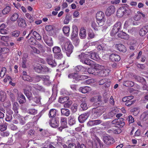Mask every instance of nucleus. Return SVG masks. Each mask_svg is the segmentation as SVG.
Here are the masks:
<instances>
[{"label": "nucleus", "mask_w": 148, "mask_h": 148, "mask_svg": "<svg viewBox=\"0 0 148 148\" xmlns=\"http://www.w3.org/2000/svg\"><path fill=\"white\" fill-rule=\"evenodd\" d=\"M63 39L64 41H60V44L62 51L66 53L67 56L69 57L73 52V47L68 39L64 38Z\"/></svg>", "instance_id": "nucleus-1"}, {"label": "nucleus", "mask_w": 148, "mask_h": 148, "mask_svg": "<svg viewBox=\"0 0 148 148\" xmlns=\"http://www.w3.org/2000/svg\"><path fill=\"white\" fill-rule=\"evenodd\" d=\"M94 69L96 71H98V75L102 77L108 75L110 71L109 69L108 68L104 69V67L98 64H95Z\"/></svg>", "instance_id": "nucleus-2"}, {"label": "nucleus", "mask_w": 148, "mask_h": 148, "mask_svg": "<svg viewBox=\"0 0 148 148\" xmlns=\"http://www.w3.org/2000/svg\"><path fill=\"white\" fill-rule=\"evenodd\" d=\"M89 56L88 54L83 53H81V54L79 55L78 56V57L80 59V61L82 63L92 66V65L93 64V62L89 59H86Z\"/></svg>", "instance_id": "nucleus-3"}, {"label": "nucleus", "mask_w": 148, "mask_h": 148, "mask_svg": "<svg viewBox=\"0 0 148 148\" xmlns=\"http://www.w3.org/2000/svg\"><path fill=\"white\" fill-rule=\"evenodd\" d=\"M33 90L34 89L28 86H27L23 90L24 94L29 100H32L33 98V97L30 91L32 92L34 95H36V92H34L33 91Z\"/></svg>", "instance_id": "nucleus-4"}, {"label": "nucleus", "mask_w": 148, "mask_h": 148, "mask_svg": "<svg viewBox=\"0 0 148 148\" xmlns=\"http://www.w3.org/2000/svg\"><path fill=\"white\" fill-rule=\"evenodd\" d=\"M33 90L34 89L28 86H27L23 90L24 94L29 100H32L33 98V97L30 91L32 92L34 95H36V92H34L33 91Z\"/></svg>", "instance_id": "nucleus-5"}, {"label": "nucleus", "mask_w": 148, "mask_h": 148, "mask_svg": "<svg viewBox=\"0 0 148 148\" xmlns=\"http://www.w3.org/2000/svg\"><path fill=\"white\" fill-rule=\"evenodd\" d=\"M121 29V23L120 22H118L115 24L112 27L110 32V35L112 36L116 34Z\"/></svg>", "instance_id": "nucleus-6"}, {"label": "nucleus", "mask_w": 148, "mask_h": 148, "mask_svg": "<svg viewBox=\"0 0 148 148\" xmlns=\"http://www.w3.org/2000/svg\"><path fill=\"white\" fill-rule=\"evenodd\" d=\"M112 123L115 127L121 128L123 127L125 124L123 118L115 119L112 121Z\"/></svg>", "instance_id": "nucleus-7"}, {"label": "nucleus", "mask_w": 148, "mask_h": 148, "mask_svg": "<svg viewBox=\"0 0 148 148\" xmlns=\"http://www.w3.org/2000/svg\"><path fill=\"white\" fill-rule=\"evenodd\" d=\"M104 13L100 11L98 12L96 14V18L97 21V23L99 26H101L103 25L104 21L103 18L104 17Z\"/></svg>", "instance_id": "nucleus-8"}, {"label": "nucleus", "mask_w": 148, "mask_h": 148, "mask_svg": "<svg viewBox=\"0 0 148 148\" xmlns=\"http://www.w3.org/2000/svg\"><path fill=\"white\" fill-rule=\"evenodd\" d=\"M100 108L98 107L92 109L91 115V117L92 119H96L101 115L102 112Z\"/></svg>", "instance_id": "nucleus-9"}, {"label": "nucleus", "mask_w": 148, "mask_h": 148, "mask_svg": "<svg viewBox=\"0 0 148 148\" xmlns=\"http://www.w3.org/2000/svg\"><path fill=\"white\" fill-rule=\"evenodd\" d=\"M101 97L99 96H96L91 98L90 101L92 102H94L93 105L95 107H98L101 105Z\"/></svg>", "instance_id": "nucleus-10"}, {"label": "nucleus", "mask_w": 148, "mask_h": 148, "mask_svg": "<svg viewBox=\"0 0 148 148\" xmlns=\"http://www.w3.org/2000/svg\"><path fill=\"white\" fill-rule=\"evenodd\" d=\"M127 11L124 7H120L118 10L117 12V16L119 18L122 17L124 15L126 14Z\"/></svg>", "instance_id": "nucleus-11"}, {"label": "nucleus", "mask_w": 148, "mask_h": 148, "mask_svg": "<svg viewBox=\"0 0 148 148\" xmlns=\"http://www.w3.org/2000/svg\"><path fill=\"white\" fill-rule=\"evenodd\" d=\"M61 127L59 128V130L61 131H62V129L66 128L67 127V119L66 117H62L60 118Z\"/></svg>", "instance_id": "nucleus-12"}, {"label": "nucleus", "mask_w": 148, "mask_h": 148, "mask_svg": "<svg viewBox=\"0 0 148 148\" xmlns=\"http://www.w3.org/2000/svg\"><path fill=\"white\" fill-rule=\"evenodd\" d=\"M47 62L48 64L51 67H54L56 65V63L55 61L53 60V58L51 54L48 55L47 58Z\"/></svg>", "instance_id": "nucleus-13"}, {"label": "nucleus", "mask_w": 148, "mask_h": 148, "mask_svg": "<svg viewBox=\"0 0 148 148\" xmlns=\"http://www.w3.org/2000/svg\"><path fill=\"white\" fill-rule=\"evenodd\" d=\"M115 11L114 6L113 5H110L107 8L105 13L107 16H110L114 13Z\"/></svg>", "instance_id": "nucleus-14"}, {"label": "nucleus", "mask_w": 148, "mask_h": 148, "mask_svg": "<svg viewBox=\"0 0 148 148\" xmlns=\"http://www.w3.org/2000/svg\"><path fill=\"white\" fill-rule=\"evenodd\" d=\"M102 122V121L100 119L91 120L88 122L87 123V125L88 126H92L99 125Z\"/></svg>", "instance_id": "nucleus-15"}, {"label": "nucleus", "mask_w": 148, "mask_h": 148, "mask_svg": "<svg viewBox=\"0 0 148 148\" xmlns=\"http://www.w3.org/2000/svg\"><path fill=\"white\" fill-rule=\"evenodd\" d=\"M89 116L88 113H86L80 115L78 118L79 121L80 123H84L88 118Z\"/></svg>", "instance_id": "nucleus-16"}, {"label": "nucleus", "mask_w": 148, "mask_h": 148, "mask_svg": "<svg viewBox=\"0 0 148 148\" xmlns=\"http://www.w3.org/2000/svg\"><path fill=\"white\" fill-rule=\"evenodd\" d=\"M86 53H88L89 56H90L91 59L95 60H98L100 59V57L97 54V53L93 51H90V52H86Z\"/></svg>", "instance_id": "nucleus-17"}, {"label": "nucleus", "mask_w": 148, "mask_h": 148, "mask_svg": "<svg viewBox=\"0 0 148 148\" xmlns=\"http://www.w3.org/2000/svg\"><path fill=\"white\" fill-rule=\"evenodd\" d=\"M109 58L113 62L119 61L121 59L120 56L115 53L110 54L109 56Z\"/></svg>", "instance_id": "nucleus-18"}, {"label": "nucleus", "mask_w": 148, "mask_h": 148, "mask_svg": "<svg viewBox=\"0 0 148 148\" xmlns=\"http://www.w3.org/2000/svg\"><path fill=\"white\" fill-rule=\"evenodd\" d=\"M18 25L19 27H25L27 26L25 20L21 18H19L17 21Z\"/></svg>", "instance_id": "nucleus-19"}, {"label": "nucleus", "mask_w": 148, "mask_h": 148, "mask_svg": "<svg viewBox=\"0 0 148 148\" xmlns=\"http://www.w3.org/2000/svg\"><path fill=\"white\" fill-rule=\"evenodd\" d=\"M43 39L45 42L48 46H52L53 45V42L51 38H49L47 36L45 35L44 36Z\"/></svg>", "instance_id": "nucleus-20"}, {"label": "nucleus", "mask_w": 148, "mask_h": 148, "mask_svg": "<svg viewBox=\"0 0 148 148\" xmlns=\"http://www.w3.org/2000/svg\"><path fill=\"white\" fill-rule=\"evenodd\" d=\"M79 36L81 39H84L86 36V28L84 27H82L80 29V32L79 33Z\"/></svg>", "instance_id": "nucleus-21"}, {"label": "nucleus", "mask_w": 148, "mask_h": 148, "mask_svg": "<svg viewBox=\"0 0 148 148\" xmlns=\"http://www.w3.org/2000/svg\"><path fill=\"white\" fill-rule=\"evenodd\" d=\"M32 31H31L30 32H29V34L28 36L27 37V38H28L29 36H32L31 35L32 33ZM32 36L33 37H34V38L36 39V40H40L41 39V36L40 35L38 34L37 32L35 31H34L32 34Z\"/></svg>", "instance_id": "nucleus-22"}, {"label": "nucleus", "mask_w": 148, "mask_h": 148, "mask_svg": "<svg viewBox=\"0 0 148 148\" xmlns=\"http://www.w3.org/2000/svg\"><path fill=\"white\" fill-rule=\"evenodd\" d=\"M91 90V88L88 86L81 87L79 88V91L83 93H88Z\"/></svg>", "instance_id": "nucleus-23"}, {"label": "nucleus", "mask_w": 148, "mask_h": 148, "mask_svg": "<svg viewBox=\"0 0 148 148\" xmlns=\"http://www.w3.org/2000/svg\"><path fill=\"white\" fill-rule=\"evenodd\" d=\"M92 145L94 148H101L103 145L101 143V140L97 139L92 143Z\"/></svg>", "instance_id": "nucleus-24"}, {"label": "nucleus", "mask_w": 148, "mask_h": 148, "mask_svg": "<svg viewBox=\"0 0 148 148\" xmlns=\"http://www.w3.org/2000/svg\"><path fill=\"white\" fill-rule=\"evenodd\" d=\"M44 82V84L47 85H49L51 84L49 79V77L48 76H42L40 77Z\"/></svg>", "instance_id": "nucleus-25"}, {"label": "nucleus", "mask_w": 148, "mask_h": 148, "mask_svg": "<svg viewBox=\"0 0 148 148\" xmlns=\"http://www.w3.org/2000/svg\"><path fill=\"white\" fill-rule=\"evenodd\" d=\"M117 35L119 37L125 40H127L129 38V35L123 32H119Z\"/></svg>", "instance_id": "nucleus-26"}, {"label": "nucleus", "mask_w": 148, "mask_h": 148, "mask_svg": "<svg viewBox=\"0 0 148 148\" xmlns=\"http://www.w3.org/2000/svg\"><path fill=\"white\" fill-rule=\"evenodd\" d=\"M148 32V25L143 27L139 31V34L141 36H145Z\"/></svg>", "instance_id": "nucleus-27"}, {"label": "nucleus", "mask_w": 148, "mask_h": 148, "mask_svg": "<svg viewBox=\"0 0 148 148\" xmlns=\"http://www.w3.org/2000/svg\"><path fill=\"white\" fill-rule=\"evenodd\" d=\"M106 83L105 85L107 87L109 86L111 84V82L107 79H104L100 80L99 82V84L100 85H102Z\"/></svg>", "instance_id": "nucleus-28"}, {"label": "nucleus", "mask_w": 148, "mask_h": 148, "mask_svg": "<svg viewBox=\"0 0 148 148\" xmlns=\"http://www.w3.org/2000/svg\"><path fill=\"white\" fill-rule=\"evenodd\" d=\"M116 47L117 49L120 51L125 52L126 51V49L125 47L121 44L116 45Z\"/></svg>", "instance_id": "nucleus-29"}, {"label": "nucleus", "mask_w": 148, "mask_h": 148, "mask_svg": "<svg viewBox=\"0 0 148 148\" xmlns=\"http://www.w3.org/2000/svg\"><path fill=\"white\" fill-rule=\"evenodd\" d=\"M49 124L51 127H55L58 126L59 123L58 121L53 118L50 121Z\"/></svg>", "instance_id": "nucleus-30"}, {"label": "nucleus", "mask_w": 148, "mask_h": 148, "mask_svg": "<svg viewBox=\"0 0 148 148\" xmlns=\"http://www.w3.org/2000/svg\"><path fill=\"white\" fill-rule=\"evenodd\" d=\"M28 57L27 54H24L22 58V63H21L22 66L23 68H25L26 67V62L27 61V58Z\"/></svg>", "instance_id": "nucleus-31"}, {"label": "nucleus", "mask_w": 148, "mask_h": 148, "mask_svg": "<svg viewBox=\"0 0 148 148\" xmlns=\"http://www.w3.org/2000/svg\"><path fill=\"white\" fill-rule=\"evenodd\" d=\"M108 133L109 134H118L121 132V130L120 129H116L114 128H111L107 131Z\"/></svg>", "instance_id": "nucleus-32"}, {"label": "nucleus", "mask_w": 148, "mask_h": 148, "mask_svg": "<svg viewBox=\"0 0 148 148\" xmlns=\"http://www.w3.org/2000/svg\"><path fill=\"white\" fill-rule=\"evenodd\" d=\"M123 85L126 87H131L134 85V83L131 81H124L123 82Z\"/></svg>", "instance_id": "nucleus-33"}, {"label": "nucleus", "mask_w": 148, "mask_h": 148, "mask_svg": "<svg viewBox=\"0 0 148 148\" xmlns=\"http://www.w3.org/2000/svg\"><path fill=\"white\" fill-rule=\"evenodd\" d=\"M70 28L67 26H64L62 28V31L64 34L67 36L69 35Z\"/></svg>", "instance_id": "nucleus-34"}, {"label": "nucleus", "mask_w": 148, "mask_h": 148, "mask_svg": "<svg viewBox=\"0 0 148 148\" xmlns=\"http://www.w3.org/2000/svg\"><path fill=\"white\" fill-rule=\"evenodd\" d=\"M94 64V69H92V68H90L88 69L87 71L88 73L89 74H92L94 75H98V71H96V69H94L95 64Z\"/></svg>", "instance_id": "nucleus-35"}, {"label": "nucleus", "mask_w": 148, "mask_h": 148, "mask_svg": "<svg viewBox=\"0 0 148 148\" xmlns=\"http://www.w3.org/2000/svg\"><path fill=\"white\" fill-rule=\"evenodd\" d=\"M75 70L77 72L80 71L86 72L87 71V69L81 65H79L77 66L75 68Z\"/></svg>", "instance_id": "nucleus-36"}, {"label": "nucleus", "mask_w": 148, "mask_h": 148, "mask_svg": "<svg viewBox=\"0 0 148 148\" xmlns=\"http://www.w3.org/2000/svg\"><path fill=\"white\" fill-rule=\"evenodd\" d=\"M18 100L20 103H23L26 101V99L24 96L22 94H20L18 98Z\"/></svg>", "instance_id": "nucleus-37"}, {"label": "nucleus", "mask_w": 148, "mask_h": 148, "mask_svg": "<svg viewBox=\"0 0 148 148\" xmlns=\"http://www.w3.org/2000/svg\"><path fill=\"white\" fill-rule=\"evenodd\" d=\"M19 15L17 13H14L11 15L10 20L12 21H15L18 18Z\"/></svg>", "instance_id": "nucleus-38"}, {"label": "nucleus", "mask_w": 148, "mask_h": 148, "mask_svg": "<svg viewBox=\"0 0 148 148\" xmlns=\"http://www.w3.org/2000/svg\"><path fill=\"white\" fill-rule=\"evenodd\" d=\"M61 111L62 114L65 116H68L70 114V111L68 109L62 108Z\"/></svg>", "instance_id": "nucleus-39"}, {"label": "nucleus", "mask_w": 148, "mask_h": 148, "mask_svg": "<svg viewBox=\"0 0 148 148\" xmlns=\"http://www.w3.org/2000/svg\"><path fill=\"white\" fill-rule=\"evenodd\" d=\"M42 66L40 64H37L34 66V69L35 71L38 73H41L42 71Z\"/></svg>", "instance_id": "nucleus-40"}, {"label": "nucleus", "mask_w": 148, "mask_h": 148, "mask_svg": "<svg viewBox=\"0 0 148 148\" xmlns=\"http://www.w3.org/2000/svg\"><path fill=\"white\" fill-rule=\"evenodd\" d=\"M68 77L70 78H73L76 80L79 79L78 75L77 73L70 74L68 75Z\"/></svg>", "instance_id": "nucleus-41"}, {"label": "nucleus", "mask_w": 148, "mask_h": 148, "mask_svg": "<svg viewBox=\"0 0 148 148\" xmlns=\"http://www.w3.org/2000/svg\"><path fill=\"white\" fill-rule=\"evenodd\" d=\"M148 118V111H145L142 114L140 119L143 121H146Z\"/></svg>", "instance_id": "nucleus-42"}, {"label": "nucleus", "mask_w": 148, "mask_h": 148, "mask_svg": "<svg viewBox=\"0 0 148 148\" xmlns=\"http://www.w3.org/2000/svg\"><path fill=\"white\" fill-rule=\"evenodd\" d=\"M56 110L55 109H51L49 112V116L50 117H53L56 116Z\"/></svg>", "instance_id": "nucleus-43"}, {"label": "nucleus", "mask_w": 148, "mask_h": 148, "mask_svg": "<svg viewBox=\"0 0 148 148\" xmlns=\"http://www.w3.org/2000/svg\"><path fill=\"white\" fill-rule=\"evenodd\" d=\"M69 123L70 125H74L75 123V119L74 116L71 115L69 118Z\"/></svg>", "instance_id": "nucleus-44"}, {"label": "nucleus", "mask_w": 148, "mask_h": 148, "mask_svg": "<svg viewBox=\"0 0 148 148\" xmlns=\"http://www.w3.org/2000/svg\"><path fill=\"white\" fill-rule=\"evenodd\" d=\"M6 98V94L3 91H1L0 92V100L1 101L3 102L5 101Z\"/></svg>", "instance_id": "nucleus-45"}, {"label": "nucleus", "mask_w": 148, "mask_h": 148, "mask_svg": "<svg viewBox=\"0 0 148 148\" xmlns=\"http://www.w3.org/2000/svg\"><path fill=\"white\" fill-rule=\"evenodd\" d=\"M41 73H47L51 72L50 69L45 66H42Z\"/></svg>", "instance_id": "nucleus-46"}, {"label": "nucleus", "mask_w": 148, "mask_h": 148, "mask_svg": "<svg viewBox=\"0 0 148 148\" xmlns=\"http://www.w3.org/2000/svg\"><path fill=\"white\" fill-rule=\"evenodd\" d=\"M11 9V8L9 6H6L1 12L0 11V14L2 12L4 14H8L10 11Z\"/></svg>", "instance_id": "nucleus-47"}, {"label": "nucleus", "mask_w": 148, "mask_h": 148, "mask_svg": "<svg viewBox=\"0 0 148 148\" xmlns=\"http://www.w3.org/2000/svg\"><path fill=\"white\" fill-rule=\"evenodd\" d=\"M12 109L14 112H17L18 109V105L16 102H14L12 104Z\"/></svg>", "instance_id": "nucleus-48"}, {"label": "nucleus", "mask_w": 148, "mask_h": 148, "mask_svg": "<svg viewBox=\"0 0 148 148\" xmlns=\"http://www.w3.org/2000/svg\"><path fill=\"white\" fill-rule=\"evenodd\" d=\"M25 16L30 23H32L34 21V20L33 18L29 13H26Z\"/></svg>", "instance_id": "nucleus-49"}, {"label": "nucleus", "mask_w": 148, "mask_h": 148, "mask_svg": "<svg viewBox=\"0 0 148 148\" xmlns=\"http://www.w3.org/2000/svg\"><path fill=\"white\" fill-rule=\"evenodd\" d=\"M35 96L34 98H33V99L32 100H33V101L36 103H39L40 102V97L39 96L37 95L36 93V95H34Z\"/></svg>", "instance_id": "nucleus-50"}, {"label": "nucleus", "mask_w": 148, "mask_h": 148, "mask_svg": "<svg viewBox=\"0 0 148 148\" xmlns=\"http://www.w3.org/2000/svg\"><path fill=\"white\" fill-rule=\"evenodd\" d=\"M52 51L54 53H58L61 51V49L58 46H55L52 49Z\"/></svg>", "instance_id": "nucleus-51"}, {"label": "nucleus", "mask_w": 148, "mask_h": 148, "mask_svg": "<svg viewBox=\"0 0 148 148\" xmlns=\"http://www.w3.org/2000/svg\"><path fill=\"white\" fill-rule=\"evenodd\" d=\"M27 112L30 114L34 115L37 113V111L34 109L31 108L27 110Z\"/></svg>", "instance_id": "nucleus-52"}, {"label": "nucleus", "mask_w": 148, "mask_h": 148, "mask_svg": "<svg viewBox=\"0 0 148 148\" xmlns=\"http://www.w3.org/2000/svg\"><path fill=\"white\" fill-rule=\"evenodd\" d=\"M28 42L30 44L34 45L36 44V40L33 36H31L28 40Z\"/></svg>", "instance_id": "nucleus-53"}, {"label": "nucleus", "mask_w": 148, "mask_h": 148, "mask_svg": "<svg viewBox=\"0 0 148 148\" xmlns=\"http://www.w3.org/2000/svg\"><path fill=\"white\" fill-rule=\"evenodd\" d=\"M133 96H126L124 97L122 99V101L124 102H127L133 98Z\"/></svg>", "instance_id": "nucleus-54"}, {"label": "nucleus", "mask_w": 148, "mask_h": 148, "mask_svg": "<svg viewBox=\"0 0 148 148\" xmlns=\"http://www.w3.org/2000/svg\"><path fill=\"white\" fill-rule=\"evenodd\" d=\"M69 99V97H61L59 99V102L61 103H64L65 102L67 101Z\"/></svg>", "instance_id": "nucleus-55"}, {"label": "nucleus", "mask_w": 148, "mask_h": 148, "mask_svg": "<svg viewBox=\"0 0 148 148\" xmlns=\"http://www.w3.org/2000/svg\"><path fill=\"white\" fill-rule=\"evenodd\" d=\"M33 87L36 90L39 91H43L44 90V89L42 87L38 84L34 85Z\"/></svg>", "instance_id": "nucleus-56"}, {"label": "nucleus", "mask_w": 148, "mask_h": 148, "mask_svg": "<svg viewBox=\"0 0 148 148\" xmlns=\"http://www.w3.org/2000/svg\"><path fill=\"white\" fill-rule=\"evenodd\" d=\"M135 78L139 82H143L144 84L145 83V80L143 77H141L139 76H136L135 77Z\"/></svg>", "instance_id": "nucleus-57"}, {"label": "nucleus", "mask_w": 148, "mask_h": 148, "mask_svg": "<svg viewBox=\"0 0 148 148\" xmlns=\"http://www.w3.org/2000/svg\"><path fill=\"white\" fill-rule=\"evenodd\" d=\"M6 71V69L5 67H3L0 73V77H3L4 76Z\"/></svg>", "instance_id": "nucleus-58"}, {"label": "nucleus", "mask_w": 148, "mask_h": 148, "mask_svg": "<svg viewBox=\"0 0 148 148\" xmlns=\"http://www.w3.org/2000/svg\"><path fill=\"white\" fill-rule=\"evenodd\" d=\"M22 78L24 80L29 82H32L33 80V78L28 75L26 76L25 77H22Z\"/></svg>", "instance_id": "nucleus-59"}, {"label": "nucleus", "mask_w": 148, "mask_h": 148, "mask_svg": "<svg viewBox=\"0 0 148 148\" xmlns=\"http://www.w3.org/2000/svg\"><path fill=\"white\" fill-rule=\"evenodd\" d=\"M27 117L28 116H26L25 117L22 116L19 118L20 122L22 124H24L25 123L26 118H27Z\"/></svg>", "instance_id": "nucleus-60"}, {"label": "nucleus", "mask_w": 148, "mask_h": 148, "mask_svg": "<svg viewBox=\"0 0 148 148\" xmlns=\"http://www.w3.org/2000/svg\"><path fill=\"white\" fill-rule=\"evenodd\" d=\"M91 26L95 30L97 31L98 26L94 21H92L91 23Z\"/></svg>", "instance_id": "nucleus-61"}, {"label": "nucleus", "mask_w": 148, "mask_h": 148, "mask_svg": "<svg viewBox=\"0 0 148 148\" xmlns=\"http://www.w3.org/2000/svg\"><path fill=\"white\" fill-rule=\"evenodd\" d=\"M20 33V31H15L12 32V35L15 37H17L19 36Z\"/></svg>", "instance_id": "nucleus-62"}, {"label": "nucleus", "mask_w": 148, "mask_h": 148, "mask_svg": "<svg viewBox=\"0 0 148 148\" xmlns=\"http://www.w3.org/2000/svg\"><path fill=\"white\" fill-rule=\"evenodd\" d=\"M81 107L84 110H85L87 109L88 107L87 106V104L85 102H84L82 103L81 104Z\"/></svg>", "instance_id": "nucleus-63"}, {"label": "nucleus", "mask_w": 148, "mask_h": 148, "mask_svg": "<svg viewBox=\"0 0 148 148\" xmlns=\"http://www.w3.org/2000/svg\"><path fill=\"white\" fill-rule=\"evenodd\" d=\"M45 29L47 31H50L53 29V26L51 25H47L46 26Z\"/></svg>", "instance_id": "nucleus-64"}]
</instances>
